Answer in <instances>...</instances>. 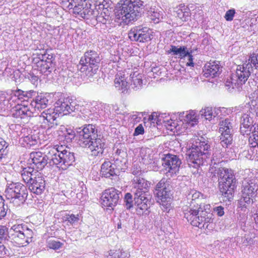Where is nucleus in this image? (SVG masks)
Wrapping results in <instances>:
<instances>
[{"label":"nucleus","instance_id":"nucleus-1","mask_svg":"<svg viewBox=\"0 0 258 258\" xmlns=\"http://www.w3.org/2000/svg\"><path fill=\"white\" fill-rule=\"evenodd\" d=\"M60 129L61 134H59V136L63 138L67 143L71 142L77 136L78 144L82 147L88 148L92 155L97 156L102 154L104 144L98 138L97 130L95 125L89 124L84 125L82 129L79 128L77 131V135L70 128L63 127Z\"/></svg>","mask_w":258,"mask_h":258},{"label":"nucleus","instance_id":"nucleus-2","mask_svg":"<svg viewBox=\"0 0 258 258\" xmlns=\"http://www.w3.org/2000/svg\"><path fill=\"white\" fill-rule=\"evenodd\" d=\"M69 3L68 8L73 9V13L84 19L95 18L98 22L111 24L113 20V8L103 5H92L86 3V0H66Z\"/></svg>","mask_w":258,"mask_h":258},{"label":"nucleus","instance_id":"nucleus-3","mask_svg":"<svg viewBox=\"0 0 258 258\" xmlns=\"http://www.w3.org/2000/svg\"><path fill=\"white\" fill-rule=\"evenodd\" d=\"M141 0H120L114 9V27L132 24L141 15L144 9Z\"/></svg>","mask_w":258,"mask_h":258},{"label":"nucleus","instance_id":"nucleus-4","mask_svg":"<svg viewBox=\"0 0 258 258\" xmlns=\"http://www.w3.org/2000/svg\"><path fill=\"white\" fill-rule=\"evenodd\" d=\"M132 182L134 184L136 210L138 214L141 215L149 207L150 197L148 190L150 183L141 176H135Z\"/></svg>","mask_w":258,"mask_h":258},{"label":"nucleus","instance_id":"nucleus-5","mask_svg":"<svg viewBox=\"0 0 258 258\" xmlns=\"http://www.w3.org/2000/svg\"><path fill=\"white\" fill-rule=\"evenodd\" d=\"M219 187L224 202L230 203L233 199L237 180L233 171L231 169L221 168L217 171Z\"/></svg>","mask_w":258,"mask_h":258},{"label":"nucleus","instance_id":"nucleus-6","mask_svg":"<svg viewBox=\"0 0 258 258\" xmlns=\"http://www.w3.org/2000/svg\"><path fill=\"white\" fill-rule=\"evenodd\" d=\"M210 205H201L195 209L190 208L189 210L184 213V217L194 226L199 228H208L209 223L213 222V215L210 210Z\"/></svg>","mask_w":258,"mask_h":258},{"label":"nucleus","instance_id":"nucleus-7","mask_svg":"<svg viewBox=\"0 0 258 258\" xmlns=\"http://www.w3.org/2000/svg\"><path fill=\"white\" fill-rule=\"evenodd\" d=\"M33 232L24 223L16 224L10 229L9 240L18 247L26 246L32 242Z\"/></svg>","mask_w":258,"mask_h":258},{"label":"nucleus","instance_id":"nucleus-8","mask_svg":"<svg viewBox=\"0 0 258 258\" xmlns=\"http://www.w3.org/2000/svg\"><path fill=\"white\" fill-rule=\"evenodd\" d=\"M28 195L26 186L19 182L8 183L5 190V196L10 203L15 207L24 204Z\"/></svg>","mask_w":258,"mask_h":258},{"label":"nucleus","instance_id":"nucleus-9","mask_svg":"<svg viewBox=\"0 0 258 258\" xmlns=\"http://www.w3.org/2000/svg\"><path fill=\"white\" fill-rule=\"evenodd\" d=\"M21 176L31 192L40 195L45 190V180L41 173L37 171L32 173L30 171L23 170Z\"/></svg>","mask_w":258,"mask_h":258},{"label":"nucleus","instance_id":"nucleus-10","mask_svg":"<svg viewBox=\"0 0 258 258\" xmlns=\"http://www.w3.org/2000/svg\"><path fill=\"white\" fill-rule=\"evenodd\" d=\"M172 186L169 179L162 178L155 185L154 194L165 210L168 209L171 205L172 198Z\"/></svg>","mask_w":258,"mask_h":258},{"label":"nucleus","instance_id":"nucleus-11","mask_svg":"<svg viewBox=\"0 0 258 258\" xmlns=\"http://www.w3.org/2000/svg\"><path fill=\"white\" fill-rule=\"evenodd\" d=\"M101 59L95 51H88L81 58L78 67L81 66L79 69L81 72H86L87 76L92 77L97 73Z\"/></svg>","mask_w":258,"mask_h":258},{"label":"nucleus","instance_id":"nucleus-12","mask_svg":"<svg viewBox=\"0 0 258 258\" xmlns=\"http://www.w3.org/2000/svg\"><path fill=\"white\" fill-rule=\"evenodd\" d=\"M51 158H52L51 148L49 149L47 154H44L41 152H31L29 155L28 160L30 166L24 168L23 170L30 171L32 173L35 171L38 172L39 170H42L47 164L49 163L50 165H52Z\"/></svg>","mask_w":258,"mask_h":258},{"label":"nucleus","instance_id":"nucleus-13","mask_svg":"<svg viewBox=\"0 0 258 258\" xmlns=\"http://www.w3.org/2000/svg\"><path fill=\"white\" fill-rule=\"evenodd\" d=\"M257 187L254 179H244L242 182L241 198L239 201V207L243 210L252 202V198L255 197Z\"/></svg>","mask_w":258,"mask_h":258},{"label":"nucleus","instance_id":"nucleus-14","mask_svg":"<svg viewBox=\"0 0 258 258\" xmlns=\"http://www.w3.org/2000/svg\"><path fill=\"white\" fill-rule=\"evenodd\" d=\"M52 165H55L57 167L66 170L72 165L75 161L74 153L67 150L59 151L58 148H51Z\"/></svg>","mask_w":258,"mask_h":258},{"label":"nucleus","instance_id":"nucleus-15","mask_svg":"<svg viewBox=\"0 0 258 258\" xmlns=\"http://www.w3.org/2000/svg\"><path fill=\"white\" fill-rule=\"evenodd\" d=\"M252 65L255 69L258 68V53L251 54L247 63L237 67L236 72L231 76V81H247L250 75L249 69Z\"/></svg>","mask_w":258,"mask_h":258},{"label":"nucleus","instance_id":"nucleus-16","mask_svg":"<svg viewBox=\"0 0 258 258\" xmlns=\"http://www.w3.org/2000/svg\"><path fill=\"white\" fill-rule=\"evenodd\" d=\"M161 164L166 176L171 177L178 172L181 161L177 155L168 153L163 155Z\"/></svg>","mask_w":258,"mask_h":258},{"label":"nucleus","instance_id":"nucleus-17","mask_svg":"<svg viewBox=\"0 0 258 258\" xmlns=\"http://www.w3.org/2000/svg\"><path fill=\"white\" fill-rule=\"evenodd\" d=\"M186 156L188 165L195 168H198L201 165L207 164L209 160L212 162L210 158L207 156V153L203 154L192 147L187 151Z\"/></svg>","mask_w":258,"mask_h":258},{"label":"nucleus","instance_id":"nucleus-18","mask_svg":"<svg viewBox=\"0 0 258 258\" xmlns=\"http://www.w3.org/2000/svg\"><path fill=\"white\" fill-rule=\"evenodd\" d=\"M152 30L146 27L141 26L132 28L128 33V37L132 41L146 42L152 38Z\"/></svg>","mask_w":258,"mask_h":258},{"label":"nucleus","instance_id":"nucleus-19","mask_svg":"<svg viewBox=\"0 0 258 258\" xmlns=\"http://www.w3.org/2000/svg\"><path fill=\"white\" fill-rule=\"evenodd\" d=\"M75 104L72 102H71L69 98L63 99V100L59 99L55 103V107L53 109L58 113V115L61 114L62 115H67L75 110Z\"/></svg>","mask_w":258,"mask_h":258},{"label":"nucleus","instance_id":"nucleus-20","mask_svg":"<svg viewBox=\"0 0 258 258\" xmlns=\"http://www.w3.org/2000/svg\"><path fill=\"white\" fill-rule=\"evenodd\" d=\"M255 113L249 110L244 113L240 118V131L243 135H249V128L254 123Z\"/></svg>","mask_w":258,"mask_h":258},{"label":"nucleus","instance_id":"nucleus-21","mask_svg":"<svg viewBox=\"0 0 258 258\" xmlns=\"http://www.w3.org/2000/svg\"><path fill=\"white\" fill-rule=\"evenodd\" d=\"M33 112L30 108L25 105L18 104L11 110V115L16 118L28 120L29 117L32 116Z\"/></svg>","mask_w":258,"mask_h":258},{"label":"nucleus","instance_id":"nucleus-22","mask_svg":"<svg viewBox=\"0 0 258 258\" xmlns=\"http://www.w3.org/2000/svg\"><path fill=\"white\" fill-rule=\"evenodd\" d=\"M59 115L53 108H49L41 113L39 115L40 118H42L43 120H46L48 123V130L57 126L58 124L57 118Z\"/></svg>","mask_w":258,"mask_h":258},{"label":"nucleus","instance_id":"nucleus-23","mask_svg":"<svg viewBox=\"0 0 258 258\" xmlns=\"http://www.w3.org/2000/svg\"><path fill=\"white\" fill-rule=\"evenodd\" d=\"M221 72V68L218 61H210L206 63L204 67L203 73L206 78H213L219 76Z\"/></svg>","mask_w":258,"mask_h":258},{"label":"nucleus","instance_id":"nucleus-24","mask_svg":"<svg viewBox=\"0 0 258 258\" xmlns=\"http://www.w3.org/2000/svg\"><path fill=\"white\" fill-rule=\"evenodd\" d=\"M50 98L49 95L47 94H40L31 101L30 105L35 111H40L41 109L47 107Z\"/></svg>","mask_w":258,"mask_h":258},{"label":"nucleus","instance_id":"nucleus-25","mask_svg":"<svg viewBox=\"0 0 258 258\" xmlns=\"http://www.w3.org/2000/svg\"><path fill=\"white\" fill-rule=\"evenodd\" d=\"M191 147L203 154L207 153V156L210 158L211 147L210 143L208 139L201 137L200 139H198V141H196L195 143L192 144Z\"/></svg>","mask_w":258,"mask_h":258},{"label":"nucleus","instance_id":"nucleus-26","mask_svg":"<svg viewBox=\"0 0 258 258\" xmlns=\"http://www.w3.org/2000/svg\"><path fill=\"white\" fill-rule=\"evenodd\" d=\"M116 88L119 87L121 86L122 93H127L128 90L131 89L137 91L142 88L143 85H146V82L143 83V82H114Z\"/></svg>","mask_w":258,"mask_h":258},{"label":"nucleus","instance_id":"nucleus-27","mask_svg":"<svg viewBox=\"0 0 258 258\" xmlns=\"http://www.w3.org/2000/svg\"><path fill=\"white\" fill-rule=\"evenodd\" d=\"M113 188H109L105 190L101 196V204L102 207L106 209L108 213H111L113 208Z\"/></svg>","mask_w":258,"mask_h":258},{"label":"nucleus","instance_id":"nucleus-28","mask_svg":"<svg viewBox=\"0 0 258 258\" xmlns=\"http://www.w3.org/2000/svg\"><path fill=\"white\" fill-rule=\"evenodd\" d=\"M167 52L173 55H176L180 59L184 58L188 54V48L186 46H176L171 45Z\"/></svg>","mask_w":258,"mask_h":258},{"label":"nucleus","instance_id":"nucleus-29","mask_svg":"<svg viewBox=\"0 0 258 258\" xmlns=\"http://www.w3.org/2000/svg\"><path fill=\"white\" fill-rule=\"evenodd\" d=\"M147 17L151 22L157 24L163 18V11L155 8H151L147 12Z\"/></svg>","mask_w":258,"mask_h":258},{"label":"nucleus","instance_id":"nucleus-30","mask_svg":"<svg viewBox=\"0 0 258 258\" xmlns=\"http://www.w3.org/2000/svg\"><path fill=\"white\" fill-rule=\"evenodd\" d=\"M143 163L148 166L149 170L158 171L160 167L159 161L156 159H151L149 156H145L142 158Z\"/></svg>","mask_w":258,"mask_h":258},{"label":"nucleus","instance_id":"nucleus-31","mask_svg":"<svg viewBox=\"0 0 258 258\" xmlns=\"http://www.w3.org/2000/svg\"><path fill=\"white\" fill-rule=\"evenodd\" d=\"M219 137L220 143L223 148H231L233 141L232 133H221Z\"/></svg>","mask_w":258,"mask_h":258},{"label":"nucleus","instance_id":"nucleus-32","mask_svg":"<svg viewBox=\"0 0 258 258\" xmlns=\"http://www.w3.org/2000/svg\"><path fill=\"white\" fill-rule=\"evenodd\" d=\"M116 113L117 115L114 114V129H115V133H116L117 130H118V133H120V131H123L124 129H125V127L123 126V118L124 116L122 114H120L117 112H116Z\"/></svg>","mask_w":258,"mask_h":258},{"label":"nucleus","instance_id":"nucleus-33","mask_svg":"<svg viewBox=\"0 0 258 258\" xmlns=\"http://www.w3.org/2000/svg\"><path fill=\"white\" fill-rule=\"evenodd\" d=\"M112 165V163L109 160L105 161L102 164L101 168V173L102 177L110 178L113 176Z\"/></svg>","mask_w":258,"mask_h":258},{"label":"nucleus","instance_id":"nucleus-34","mask_svg":"<svg viewBox=\"0 0 258 258\" xmlns=\"http://www.w3.org/2000/svg\"><path fill=\"white\" fill-rule=\"evenodd\" d=\"M223 87H224L229 92L240 91L242 89V82H223Z\"/></svg>","mask_w":258,"mask_h":258},{"label":"nucleus","instance_id":"nucleus-35","mask_svg":"<svg viewBox=\"0 0 258 258\" xmlns=\"http://www.w3.org/2000/svg\"><path fill=\"white\" fill-rule=\"evenodd\" d=\"M189 9L184 4L180 5L176 11V17L182 21H186L189 16Z\"/></svg>","mask_w":258,"mask_h":258},{"label":"nucleus","instance_id":"nucleus-36","mask_svg":"<svg viewBox=\"0 0 258 258\" xmlns=\"http://www.w3.org/2000/svg\"><path fill=\"white\" fill-rule=\"evenodd\" d=\"M219 132L220 133H232L233 126L232 123L229 118L222 120L219 123Z\"/></svg>","mask_w":258,"mask_h":258},{"label":"nucleus","instance_id":"nucleus-37","mask_svg":"<svg viewBox=\"0 0 258 258\" xmlns=\"http://www.w3.org/2000/svg\"><path fill=\"white\" fill-rule=\"evenodd\" d=\"M127 160L122 155L117 157H114V165L115 166V169L117 170L124 171L126 166L125 163Z\"/></svg>","mask_w":258,"mask_h":258},{"label":"nucleus","instance_id":"nucleus-38","mask_svg":"<svg viewBox=\"0 0 258 258\" xmlns=\"http://www.w3.org/2000/svg\"><path fill=\"white\" fill-rule=\"evenodd\" d=\"M218 113L217 112L216 109L214 108V112L212 107H206L200 111V114L201 116H204L206 119L210 120L213 116L216 117Z\"/></svg>","mask_w":258,"mask_h":258},{"label":"nucleus","instance_id":"nucleus-39","mask_svg":"<svg viewBox=\"0 0 258 258\" xmlns=\"http://www.w3.org/2000/svg\"><path fill=\"white\" fill-rule=\"evenodd\" d=\"M10 211L8 206L5 204V201L0 196V220L5 217L7 213Z\"/></svg>","mask_w":258,"mask_h":258},{"label":"nucleus","instance_id":"nucleus-40","mask_svg":"<svg viewBox=\"0 0 258 258\" xmlns=\"http://www.w3.org/2000/svg\"><path fill=\"white\" fill-rule=\"evenodd\" d=\"M185 117L184 121L191 125H194L198 122V119L196 118V116L194 111H190L189 113L186 112Z\"/></svg>","mask_w":258,"mask_h":258},{"label":"nucleus","instance_id":"nucleus-41","mask_svg":"<svg viewBox=\"0 0 258 258\" xmlns=\"http://www.w3.org/2000/svg\"><path fill=\"white\" fill-rule=\"evenodd\" d=\"M201 196V192L195 189H191L189 191L186 197L188 200L190 201V202L193 203V201L199 200Z\"/></svg>","mask_w":258,"mask_h":258},{"label":"nucleus","instance_id":"nucleus-42","mask_svg":"<svg viewBox=\"0 0 258 258\" xmlns=\"http://www.w3.org/2000/svg\"><path fill=\"white\" fill-rule=\"evenodd\" d=\"M63 243L54 239H50L47 241V246L50 249L57 250L61 248L63 245Z\"/></svg>","mask_w":258,"mask_h":258},{"label":"nucleus","instance_id":"nucleus-43","mask_svg":"<svg viewBox=\"0 0 258 258\" xmlns=\"http://www.w3.org/2000/svg\"><path fill=\"white\" fill-rule=\"evenodd\" d=\"M132 195L130 193H127L125 194L124 198V201L125 203V207L127 209H131L135 205V202H134L132 200Z\"/></svg>","mask_w":258,"mask_h":258},{"label":"nucleus","instance_id":"nucleus-44","mask_svg":"<svg viewBox=\"0 0 258 258\" xmlns=\"http://www.w3.org/2000/svg\"><path fill=\"white\" fill-rule=\"evenodd\" d=\"M9 232L5 226L0 225V240H9Z\"/></svg>","mask_w":258,"mask_h":258},{"label":"nucleus","instance_id":"nucleus-45","mask_svg":"<svg viewBox=\"0 0 258 258\" xmlns=\"http://www.w3.org/2000/svg\"><path fill=\"white\" fill-rule=\"evenodd\" d=\"M79 220V215H67L66 217V221H68L71 225L75 224L78 223Z\"/></svg>","mask_w":258,"mask_h":258},{"label":"nucleus","instance_id":"nucleus-46","mask_svg":"<svg viewBox=\"0 0 258 258\" xmlns=\"http://www.w3.org/2000/svg\"><path fill=\"white\" fill-rule=\"evenodd\" d=\"M251 127L248 130H250L249 131V135L251 134H252V136L253 137V140L254 141L258 140V124L256 123H253L252 125L250 126Z\"/></svg>","mask_w":258,"mask_h":258},{"label":"nucleus","instance_id":"nucleus-47","mask_svg":"<svg viewBox=\"0 0 258 258\" xmlns=\"http://www.w3.org/2000/svg\"><path fill=\"white\" fill-rule=\"evenodd\" d=\"M40 58H41V62H49L50 64H52V61L54 59L53 55L52 54H47L45 53L44 54H41Z\"/></svg>","mask_w":258,"mask_h":258},{"label":"nucleus","instance_id":"nucleus-48","mask_svg":"<svg viewBox=\"0 0 258 258\" xmlns=\"http://www.w3.org/2000/svg\"><path fill=\"white\" fill-rule=\"evenodd\" d=\"M132 171V174L135 175V176H140L142 174L141 168L137 163L134 164Z\"/></svg>","mask_w":258,"mask_h":258},{"label":"nucleus","instance_id":"nucleus-49","mask_svg":"<svg viewBox=\"0 0 258 258\" xmlns=\"http://www.w3.org/2000/svg\"><path fill=\"white\" fill-rule=\"evenodd\" d=\"M127 252L124 251L122 249H119L114 252V258H128Z\"/></svg>","mask_w":258,"mask_h":258},{"label":"nucleus","instance_id":"nucleus-50","mask_svg":"<svg viewBox=\"0 0 258 258\" xmlns=\"http://www.w3.org/2000/svg\"><path fill=\"white\" fill-rule=\"evenodd\" d=\"M235 14V10L233 9H230L226 12L224 18L227 21H231L233 20Z\"/></svg>","mask_w":258,"mask_h":258},{"label":"nucleus","instance_id":"nucleus-51","mask_svg":"<svg viewBox=\"0 0 258 258\" xmlns=\"http://www.w3.org/2000/svg\"><path fill=\"white\" fill-rule=\"evenodd\" d=\"M214 212L219 217H222L224 215V208L222 206H217L214 208Z\"/></svg>","mask_w":258,"mask_h":258},{"label":"nucleus","instance_id":"nucleus-52","mask_svg":"<svg viewBox=\"0 0 258 258\" xmlns=\"http://www.w3.org/2000/svg\"><path fill=\"white\" fill-rule=\"evenodd\" d=\"M8 254L9 250L2 242H0V257H4Z\"/></svg>","mask_w":258,"mask_h":258},{"label":"nucleus","instance_id":"nucleus-53","mask_svg":"<svg viewBox=\"0 0 258 258\" xmlns=\"http://www.w3.org/2000/svg\"><path fill=\"white\" fill-rule=\"evenodd\" d=\"M8 94L3 91H0V105H5L6 102H8L9 99L7 98Z\"/></svg>","mask_w":258,"mask_h":258},{"label":"nucleus","instance_id":"nucleus-54","mask_svg":"<svg viewBox=\"0 0 258 258\" xmlns=\"http://www.w3.org/2000/svg\"><path fill=\"white\" fill-rule=\"evenodd\" d=\"M143 114L142 112H136L135 114L131 115V119L134 122H138L141 119Z\"/></svg>","mask_w":258,"mask_h":258},{"label":"nucleus","instance_id":"nucleus-55","mask_svg":"<svg viewBox=\"0 0 258 258\" xmlns=\"http://www.w3.org/2000/svg\"><path fill=\"white\" fill-rule=\"evenodd\" d=\"M6 144L5 141L3 138H0V161L4 157V147Z\"/></svg>","mask_w":258,"mask_h":258},{"label":"nucleus","instance_id":"nucleus-56","mask_svg":"<svg viewBox=\"0 0 258 258\" xmlns=\"http://www.w3.org/2000/svg\"><path fill=\"white\" fill-rule=\"evenodd\" d=\"M193 52H188V54L186 56L188 57V61L186 62V66L188 67H194L195 63L194 62V55H192Z\"/></svg>","mask_w":258,"mask_h":258},{"label":"nucleus","instance_id":"nucleus-57","mask_svg":"<svg viewBox=\"0 0 258 258\" xmlns=\"http://www.w3.org/2000/svg\"><path fill=\"white\" fill-rule=\"evenodd\" d=\"M144 133V128L142 124H139L135 130L134 133V136H137L140 135H143Z\"/></svg>","mask_w":258,"mask_h":258},{"label":"nucleus","instance_id":"nucleus-58","mask_svg":"<svg viewBox=\"0 0 258 258\" xmlns=\"http://www.w3.org/2000/svg\"><path fill=\"white\" fill-rule=\"evenodd\" d=\"M40 55L41 53H36L33 54L34 57H33L32 62L37 65V67H39V64L41 62V58H40Z\"/></svg>","mask_w":258,"mask_h":258},{"label":"nucleus","instance_id":"nucleus-59","mask_svg":"<svg viewBox=\"0 0 258 258\" xmlns=\"http://www.w3.org/2000/svg\"><path fill=\"white\" fill-rule=\"evenodd\" d=\"M39 67L41 68L42 71H45L49 70L52 67V64H50L49 62L47 63L45 62H41L39 64Z\"/></svg>","mask_w":258,"mask_h":258},{"label":"nucleus","instance_id":"nucleus-60","mask_svg":"<svg viewBox=\"0 0 258 258\" xmlns=\"http://www.w3.org/2000/svg\"><path fill=\"white\" fill-rule=\"evenodd\" d=\"M30 138L31 139V141H29V142H28V144H29L30 145H35L37 143L36 138L35 137L33 138L32 136H31L30 137H29V136L26 137L25 141H27V140H26L27 139L28 140H29L30 139Z\"/></svg>","mask_w":258,"mask_h":258},{"label":"nucleus","instance_id":"nucleus-61","mask_svg":"<svg viewBox=\"0 0 258 258\" xmlns=\"http://www.w3.org/2000/svg\"><path fill=\"white\" fill-rule=\"evenodd\" d=\"M255 113V116H258V105L255 106H251L249 109Z\"/></svg>","mask_w":258,"mask_h":258},{"label":"nucleus","instance_id":"nucleus-62","mask_svg":"<svg viewBox=\"0 0 258 258\" xmlns=\"http://www.w3.org/2000/svg\"><path fill=\"white\" fill-rule=\"evenodd\" d=\"M24 92L22 90H16L14 92V95L15 96H21V95H23L24 96H25V95L24 94Z\"/></svg>","mask_w":258,"mask_h":258},{"label":"nucleus","instance_id":"nucleus-63","mask_svg":"<svg viewBox=\"0 0 258 258\" xmlns=\"http://www.w3.org/2000/svg\"><path fill=\"white\" fill-rule=\"evenodd\" d=\"M119 191L118 190H116L114 188V200H118L119 199V195L120 194V192L118 194Z\"/></svg>","mask_w":258,"mask_h":258},{"label":"nucleus","instance_id":"nucleus-64","mask_svg":"<svg viewBox=\"0 0 258 258\" xmlns=\"http://www.w3.org/2000/svg\"><path fill=\"white\" fill-rule=\"evenodd\" d=\"M121 154L123 156H125V153L123 151L121 152V150L117 149L116 152H115V155L114 157H117V155L120 156V154Z\"/></svg>","mask_w":258,"mask_h":258}]
</instances>
